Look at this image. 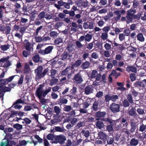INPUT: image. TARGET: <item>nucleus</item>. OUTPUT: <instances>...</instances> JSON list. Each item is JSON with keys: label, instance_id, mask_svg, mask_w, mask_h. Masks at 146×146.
<instances>
[{"label": "nucleus", "instance_id": "nucleus-1", "mask_svg": "<svg viewBox=\"0 0 146 146\" xmlns=\"http://www.w3.org/2000/svg\"><path fill=\"white\" fill-rule=\"evenodd\" d=\"M43 69V68L42 66H38L37 68L35 70V78L36 80H39L44 78L48 72V68L45 69L42 72Z\"/></svg>", "mask_w": 146, "mask_h": 146}, {"label": "nucleus", "instance_id": "nucleus-2", "mask_svg": "<svg viewBox=\"0 0 146 146\" xmlns=\"http://www.w3.org/2000/svg\"><path fill=\"white\" fill-rule=\"evenodd\" d=\"M66 140V136L62 134L55 135L54 141H52V143H59L61 145L64 144L65 141Z\"/></svg>", "mask_w": 146, "mask_h": 146}, {"label": "nucleus", "instance_id": "nucleus-3", "mask_svg": "<svg viewBox=\"0 0 146 146\" xmlns=\"http://www.w3.org/2000/svg\"><path fill=\"white\" fill-rule=\"evenodd\" d=\"M16 144L14 141L5 138L2 139L0 143V146H15Z\"/></svg>", "mask_w": 146, "mask_h": 146}, {"label": "nucleus", "instance_id": "nucleus-4", "mask_svg": "<svg viewBox=\"0 0 146 146\" xmlns=\"http://www.w3.org/2000/svg\"><path fill=\"white\" fill-rule=\"evenodd\" d=\"M35 139L37 140V141L40 144L42 143L43 142L44 146H50V144L45 137L44 136L43 139L41 138L38 135H36L35 136Z\"/></svg>", "mask_w": 146, "mask_h": 146}, {"label": "nucleus", "instance_id": "nucleus-5", "mask_svg": "<svg viewBox=\"0 0 146 146\" xmlns=\"http://www.w3.org/2000/svg\"><path fill=\"white\" fill-rule=\"evenodd\" d=\"M110 109L113 113L118 112L120 111L119 105L115 103H113L110 106Z\"/></svg>", "mask_w": 146, "mask_h": 146}, {"label": "nucleus", "instance_id": "nucleus-6", "mask_svg": "<svg viewBox=\"0 0 146 146\" xmlns=\"http://www.w3.org/2000/svg\"><path fill=\"white\" fill-rule=\"evenodd\" d=\"M133 86L134 87L139 89L143 88L145 86H146V79H144L141 81H136L134 83Z\"/></svg>", "mask_w": 146, "mask_h": 146}, {"label": "nucleus", "instance_id": "nucleus-7", "mask_svg": "<svg viewBox=\"0 0 146 146\" xmlns=\"http://www.w3.org/2000/svg\"><path fill=\"white\" fill-rule=\"evenodd\" d=\"M73 80L77 84H81L83 81L81 74L79 72L75 74L73 77Z\"/></svg>", "mask_w": 146, "mask_h": 146}, {"label": "nucleus", "instance_id": "nucleus-8", "mask_svg": "<svg viewBox=\"0 0 146 146\" xmlns=\"http://www.w3.org/2000/svg\"><path fill=\"white\" fill-rule=\"evenodd\" d=\"M43 86L42 84L39 85V87L37 88L35 93V96L38 99H40L43 96V89L42 87Z\"/></svg>", "mask_w": 146, "mask_h": 146}, {"label": "nucleus", "instance_id": "nucleus-9", "mask_svg": "<svg viewBox=\"0 0 146 146\" xmlns=\"http://www.w3.org/2000/svg\"><path fill=\"white\" fill-rule=\"evenodd\" d=\"M53 48L52 46H50L47 47L44 50L40 49L39 52L40 54L42 55H45L51 53Z\"/></svg>", "mask_w": 146, "mask_h": 146}, {"label": "nucleus", "instance_id": "nucleus-10", "mask_svg": "<svg viewBox=\"0 0 146 146\" xmlns=\"http://www.w3.org/2000/svg\"><path fill=\"white\" fill-rule=\"evenodd\" d=\"M24 103V102L21 99H19L13 104L11 108L13 107L15 109L20 110L22 108V106L21 105H19V104Z\"/></svg>", "mask_w": 146, "mask_h": 146}, {"label": "nucleus", "instance_id": "nucleus-11", "mask_svg": "<svg viewBox=\"0 0 146 146\" xmlns=\"http://www.w3.org/2000/svg\"><path fill=\"white\" fill-rule=\"evenodd\" d=\"M108 135L105 133L100 131L99 133L98 137L103 141L104 144L106 143V140Z\"/></svg>", "mask_w": 146, "mask_h": 146}, {"label": "nucleus", "instance_id": "nucleus-12", "mask_svg": "<svg viewBox=\"0 0 146 146\" xmlns=\"http://www.w3.org/2000/svg\"><path fill=\"white\" fill-rule=\"evenodd\" d=\"M125 13V11L124 10H121L120 11L117 10L115 11L114 12L115 15L116 16L114 17V19L116 21H118L120 19L121 17V15Z\"/></svg>", "mask_w": 146, "mask_h": 146}, {"label": "nucleus", "instance_id": "nucleus-13", "mask_svg": "<svg viewBox=\"0 0 146 146\" xmlns=\"http://www.w3.org/2000/svg\"><path fill=\"white\" fill-rule=\"evenodd\" d=\"M72 56V55L70 54L69 52L67 51V50H65L61 55V59L63 60H70Z\"/></svg>", "mask_w": 146, "mask_h": 146}, {"label": "nucleus", "instance_id": "nucleus-14", "mask_svg": "<svg viewBox=\"0 0 146 146\" xmlns=\"http://www.w3.org/2000/svg\"><path fill=\"white\" fill-rule=\"evenodd\" d=\"M23 46L25 50L28 51L30 52L33 49L31 43L26 39L24 41Z\"/></svg>", "mask_w": 146, "mask_h": 146}, {"label": "nucleus", "instance_id": "nucleus-15", "mask_svg": "<svg viewBox=\"0 0 146 146\" xmlns=\"http://www.w3.org/2000/svg\"><path fill=\"white\" fill-rule=\"evenodd\" d=\"M137 122H135L133 119L130 120V125L131 127L130 131L131 133H133L135 132L137 125Z\"/></svg>", "mask_w": 146, "mask_h": 146}, {"label": "nucleus", "instance_id": "nucleus-16", "mask_svg": "<svg viewBox=\"0 0 146 146\" xmlns=\"http://www.w3.org/2000/svg\"><path fill=\"white\" fill-rule=\"evenodd\" d=\"M61 110L60 107L58 106H55L54 107L53 112L56 113L54 114L53 117L55 118H59L60 117V115H59L61 112Z\"/></svg>", "mask_w": 146, "mask_h": 146}, {"label": "nucleus", "instance_id": "nucleus-17", "mask_svg": "<svg viewBox=\"0 0 146 146\" xmlns=\"http://www.w3.org/2000/svg\"><path fill=\"white\" fill-rule=\"evenodd\" d=\"M68 102V100L67 99L60 96V98L56 101V103L61 106L63 105L66 104Z\"/></svg>", "mask_w": 146, "mask_h": 146}, {"label": "nucleus", "instance_id": "nucleus-18", "mask_svg": "<svg viewBox=\"0 0 146 146\" xmlns=\"http://www.w3.org/2000/svg\"><path fill=\"white\" fill-rule=\"evenodd\" d=\"M100 101L99 100L95 101L93 104L92 108L94 111H97L100 108Z\"/></svg>", "mask_w": 146, "mask_h": 146}, {"label": "nucleus", "instance_id": "nucleus-19", "mask_svg": "<svg viewBox=\"0 0 146 146\" xmlns=\"http://www.w3.org/2000/svg\"><path fill=\"white\" fill-rule=\"evenodd\" d=\"M139 141L137 139L135 138H132L130 140L129 144H128V146H136L139 143Z\"/></svg>", "mask_w": 146, "mask_h": 146}, {"label": "nucleus", "instance_id": "nucleus-20", "mask_svg": "<svg viewBox=\"0 0 146 146\" xmlns=\"http://www.w3.org/2000/svg\"><path fill=\"white\" fill-rule=\"evenodd\" d=\"M106 140V146L107 145H112L114 142V137L113 135H110L108 136Z\"/></svg>", "mask_w": 146, "mask_h": 146}, {"label": "nucleus", "instance_id": "nucleus-21", "mask_svg": "<svg viewBox=\"0 0 146 146\" xmlns=\"http://www.w3.org/2000/svg\"><path fill=\"white\" fill-rule=\"evenodd\" d=\"M114 45H112V46L114 48L115 46H119L118 47H116V48H117V50L119 51H122L125 49V47L123 46L122 44H119L116 42L115 41L113 42Z\"/></svg>", "mask_w": 146, "mask_h": 146}, {"label": "nucleus", "instance_id": "nucleus-22", "mask_svg": "<svg viewBox=\"0 0 146 146\" xmlns=\"http://www.w3.org/2000/svg\"><path fill=\"white\" fill-rule=\"evenodd\" d=\"M93 88L91 86H87L85 89V93L86 95L92 93L93 92Z\"/></svg>", "mask_w": 146, "mask_h": 146}, {"label": "nucleus", "instance_id": "nucleus-23", "mask_svg": "<svg viewBox=\"0 0 146 146\" xmlns=\"http://www.w3.org/2000/svg\"><path fill=\"white\" fill-rule=\"evenodd\" d=\"M58 4H55L54 5V6L58 10L61 9L62 10L63 9L62 8V6L64 7V2L62 0L59 1H58Z\"/></svg>", "mask_w": 146, "mask_h": 146}, {"label": "nucleus", "instance_id": "nucleus-24", "mask_svg": "<svg viewBox=\"0 0 146 146\" xmlns=\"http://www.w3.org/2000/svg\"><path fill=\"white\" fill-rule=\"evenodd\" d=\"M106 114V111L101 112L100 111H98L96 113L95 115L97 117H104Z\"/></svg>", "mask_w": 146, "mask_h": 146}, {"label": "nucleus", "instance_id": "nucleus-25", "mask_svg": "<svg viewBox=\"0 0 146 146\" xmlns=\"http://www.w3.org/2000/svg\"><path fill=\"white\" fill-rule=\"evenodd\" d=\"M73 4V2L71 0H68V2H64V7H62V9H64L66 8L67 9H69L70 8V5H72Z\"/></svg>", "mask_w": 146, "mask_h": 146}, {"label": "nucleus", "instance_id": "nucleus-26", "mask_svg": "<svg viewBox=\"0 0 146 146\" xmlns=\"http://www.w3.org/2000/svg\"><path fill=\"white\" fill-rule=\"evenodd\" d=\"M30 69L29 64L27 63L25 64L23 70V72L24 74H28L30 71Z\"/></svg>", "mask_w": 146, "mask_h": 146}, {"label": "nucleus", "instance_id": "nucleus-27", "mask_svg": "<svg viewBox=\"0 0 146 146\" xmlns=\"http://www.w3.org/2000/svg\"><path fill=\"white\" fill-rule=\"evenodd\" d=\"M90 63L89 62L86 61L83 63L81 66V67L83 70L89 68L90 66Z\"/></svg>", "mask_w": 146, "mask_h": 146}, {"label": "nucleus", "instance_id": "nucleus-28", "mask_svg": "<svg viewBox=\"0 0 146 146\" xmlns=\"http://www.w3.org/2000/svg\"><path fill=\"white\" fill-rule=\"evenodd\" d=\"M126 69L127 71L128 72L131 71L134 73H136L137 72V68L132 66H128L127 67Z\"/></svg>", "mask_w": 146, "mask_h": 146}, {"label": "nucleus", "instance_id": "nucleus-29", "mask_svg": "<svg viewBox=\"0 0 146 146\" xmlns=\"http://www.w3.org/2000/svg\"><path fill=\"white\" fill-rule=\"evenodd\" d=\"M137 38L138 41L141 42H143L145 40V38L142 33H138L137 35Z\"/></svg>", "mask_w": 146, "mask_h": 146}, {"label": "nucleus", "instance_id": "nucleus-30", "mask_svg": "<svg viewBox=\"0 0 146 146\" xmlns=\"http://www.w3.org/2000/svg\"><path fill=\"white\" fill-rule=\"evenodd\" d=\"M119 139V143L120 144L123 145L127 142V139L124 135H121L120 138Z\"/></svg>", "mask_w": 146, "mask_h": 146}, {"label": "nucleus", "instance_id": "nucleus-31", "mask_svg": "<svg viewBox=\"0 0 146 146\" xmlns=\"http://www.w3.org/2000/svg\"><path fill=\"white\" fill-rule=\"evenodd\" d=\"M136 111L135 108H132L128 111L129 115L132 116H136L137 115Z\"/></svg>", "mask_w": 146, "mask_h": 146}, {"label": "nucleus", "instance_id": "nucleus-32", "mask_svg": "<svg viewBox=\"0 0 146 146\" xmlns=\"http://www.w3.org/2000/svg\"><path fill=\"white\" fill-rule=\"evenodd\" d=\"M40 57L38 54H36L33 56L32 59L35 63L38 62L40 60Z\"/></svg>", "mask_w": 146, "mask_h": 146}, {"label": "nucleus", "instance_id": "nucleus-33", "mask_svg": "<svg viewBox=\"0 0 146 146\" xmlns=\"http://www.w3.org/2000/svg\"><path fill=\"white\" fill-rule=\"evenodd\" d=\"M132 95L130 93H129L126 96V99L129 102H130V104H132L133 103V100Z\"/></svg>", "mask_w": 146, "mask_h": 146}, {"label": "nucleus", "instance_id": "nucleus-34", "mask_svg": "<svg viewBox=\"0 0 146 146\" xmlns=\"http://www.w3.org/2000/svg\"><path fill=\"white\" fill-rule=\"evenodd\" d=\"M120 121L121 123H123V126L126 128H127L128 125V123L127 121V119L124 117H122L120 119Z\"/></svg>", "mask_w": 146, "mask_h": 146}, {"label": "nucleus", "instance_id": "nucleus-35", "mask_svg": "<svg viewBox=\"0 0 146 146\" xmlns=\"http://www.w3.org/2000/svg\"><path fill=\"white\" fill-rule=\"evenodd\" d=\"M71 73L67 67L62 72L61 74L62 75H66L67 74H68L69 75L71 74Z\"/></svg>", "mask_w": 146, "mask_h": 146}, {"label": "nucleus", "instance_id": "nucleus-36", "mask_svg": "<svg viewBox=\"0 0 146 146\" xmlns=\"http://www.w3.org/2000/svg\"><path fill=\"white\" fill-rule=\"evenodd\" d=\"M96 125L97 127L99 129H101L104 127V125L103 122L100 121H98L96 123Z\"/></svg>", "mask_w": 146, "mask_h": 146}, {"label": "nucleus", "instance_id": "nucleus-37", "mask_svg": "<svg viewBox=\"0 0 146 146\" xmlns=\"http://www.w3.org/2000/svg\"><path fill=\"white\" fill-rule=\"evenodd\" d=\"M130 102L128 101L127 99H124L122 101L123 106L125 108L129 106L130 105Z\"/></svg>", "mask_w": 146, "mask_h": 146}, {"label": "nucleus", "instance_id": "nucleus-38", "mask_svg": "<svg viewBox=\"0 0 146 146\" xmlns=\"http://www.w3.org/2000/svg\"><path fill=\"white\" fill-rule=\"evenodd\" d=\"M131 93L132 95L135 97L137 96L138 95V93L135 90L134 87L131 86Z\"/></svg>", "mask_w": 146, "mask_h": 146}, {"label": "nucleus", "instance_id": "nucleus-39", "mask_svg": "<svg viewBox=\"0 0 146 146\" xmlns=\"http://www.w3.org/2000/svg\"><path fill=\"white\" fill-rule=\"evenodd\" d=\"M136 12V10L133 9H131L127 11V14L128 15H130L131 16H133L134 14Z\"/></svg>", "mask_w": 146, "mask_h": 146}, {"label": "nucleus", "instance_id": "nucleus-40", "mask_svg": "<svg viewBox=\"0 0 146 146\" xmlns=\"http://www.w3.org/2000/svg\"><path fill=\"white\" fill-rule=\"evenodd\" d=\"M55 136L53 134L51 133H50L48 134L46 138L47 139H48L49 140H54V139H55Z\"/></svg>", "mask_w": 146, "mask_h": 146}, {"label": "nucleus", "instance_id": "nucleus-41", "mask_svg": "<svg viewBox=\"0 0 146 146\" xmlns=\"http://www.w3.org/2000/svg\"><path fill=\"white\" fill-rule=\"evenodd\" d=\"M10 45L9 44L7 45H1L0 46L2 50L5 51L7 50L10 48Z\"/></svg>", "mask_w": 146, "mask_h": 146}, {"label": "nucleus", "instance_id": "nucleus-42", "mask_svg": "<svg viewBox=\"0 0 146 146\" xmlns=\"http://www.w3.org/2000/svg\"><path fill=\"white\" fill-rule=\"evenodd\" d=\"M13 127L14 128L18 130L21 129L23 128L22 125L18 123L13 125Z\"/></svg>", "mask_w": 146, "mask_h": 146}, {"label": "nucleus", "instance_id": "nucleus-43", "mask_svg": "<svg viewBox=\"0 0 146 146\" xmlns=\"http://www.w3.org/2000/svg\"><path fill=\"white\" fill-rule=\"evenodd\" d=\"M145 130H146V124L144 125L143 123H142L139 126V131L141 132H143Z\"/></svg>", "mask_w": 146, "mask_h": 146}, {"label": "nucleus", "instance_id": "nucleus-44", "mask_svg": "<svg viewBox=\"0 0 146 146\" xmlns=\"http://www.w3.org/2000/svg\"><path fill=\"white\" fill-rule=\"evenodd\" d=\"M85 40L87 42H89L92 39V35L89 34H86L85 36Z\"/></svg>", "mask_w": 146, "mask_h": 146}, {"label": "nucleus", "instance_id": "nucleus-45", "mask_svg": "<svg viewBox=\"0 0 146 146\" xmlns=\"http://www.w3.org/2000/svg\"><path fill=\"white\" fill-rule=\"evenodd\" d=\"M55 130L57 132H64V129L63 127H61L60 126H57L55 127Z\"/></svg>", "mask_w": 146, "mask_h": 146}, {"label": "nucleus", "instance_id": "nucleus-46", "mask_svg": "<svg viewBox=\"0 0 146 146\" xmlns=\"http://www.w3.org/2000/svg\"><path fill=\"white\" fill-rule=\"evenodd\" d=\"M63 41V40L61 38L58 37L55 40L54 43L55 44L58 45L62 43Z\"/></svg>", "mask_w": 146, "mask_h": 146}, {"label": "nucleus", "instance_id": "nucleus-47", "mask_svg": "<svg viewBox=\"0 0 146 146\" xmlns=\"http://www.w3.org/2000/svg\"><path fill=\"white\" fill-rule=\"evenodd\" d=\"M126 17L127 19L126 22L127 23H129L130 22H131L133 19V16H131L130 15H127V14L126 16Z\"/></svg>", "mask_w": 146, "mask_h": 146}, {"label": "nucleus", "instance_id": "nucleus-48", "mask_svg": "<svg viewBox=\"0 0 146 146\" xmlns=\"http://www.w3.org/2000/svg\"><path fill=\"white\" fill-rule=\"evenodd\" d=\"M111 100L113 102H115L119 99V96L117 95H112L111 96Z\"/></svg>", "mask_w": 146, "mask_h": 146}, {"label": "nucleus", "instance_id": "nucleus-49", "mask_svg": "<svg viewBox=\"0 0 146 146\" xmlns=\"http://www.w3.org/2000/svg\"><path fill=\"white\" fill-rule=\"evenodd\" d=\"M98 71L96 70H92L91 75V78H94L96 77V76L98 74Z\"/></svg>", "mask_w": 146, "mask_h": 146}, {"label": "nucleus", "instance_id": "nucleus-50", "mask_svg": "<svg viewBox=\"0 0 146 146\" xmlns=\"http://www.w3.org/2000/svg\"><path fill=\"white\" fill-rule=\"evenodd\" d=\"M51 88L50 87H48V88L45 90V91L43 90V97H45L50 92L51 90Z\"/></svg>", "mask_w": 146, "mask_h": 146}, {"label": "nucleus", "instance_id": "nucleus-51", "mask_svg": "<svg viewBox=\"0 0 146 146\" xmlns=\"http://www.w3.org/2000/svg\"><path fill=\"white\" fill-rule=\"evenodd\" d=\"M58 81V79L54 78L52 79L50 81V85L52 86L56 84Z\"/></svg>", "mask_w": 146, "mask_h": 146}, {"label": "nucleus", "instance_id": "nucleus-52", "mask_svg": "<svg viewBox=\"0 0 146 146\" xmlns=\"http://www.w3.org/2000/svg\"><path fill=\"white\" fill-rule=\"evenodd\" d=\"M102 121H105L107 123V124H112L113 123V120L109 117L104 119H102Z\"/></svg>", "mask_w": 146, "mask_h": 146}, {"label": "nucleus", "instance_id": "nucleus-53", "mask_svg": "<svg viewBox=\"0 0 146 146\" xmlns=\"http://www.w3.org/2000/svg\"><path fill=\"white\" fill-rule=\"evenodd\" d=\"M50 37L55 38L56 37L58 36V33L55 31H52L50 32Z\"/></svg>", "mask_w": 146, "mask_h": 146}, {"label": "nucleus", "instance_id": "nucleus-54", "mask_svg": "<svg viewBox=\"0 0 146 146\" xmlns=\"http://www.w3.org/2000/svg\"><path fill=\"white\" fill-rule=\"evenodd\" d=\"M81 132L82 134H84V135L86 137H88L89 136L90 132L88 130L85 131L84 130H83Z\"/></svg>", "mask_w": 146, "mask_h": 146}, {"label": "nucleus", "instance_id": "nucleus-55", "mask_svg": "<svg viewBox=\"0 0 146 146\" xmlns=\"http://www.w3.org/2000/svg\"><path fill=\"white\" fill-rule=\"evenodd\" d=\"M57 72L56 70L55 69H52L50 70V72L51 73V75L50 76L52 78H54V76L55 74H56Z\"/></svg>", "mask_w": 146, "mask_h": 146}, {"label": "nucleus", "instance_id": "nucleus-56", "mask_svg": "<svg viewBox=\"0 0 146 146\" xmlns=\"http://www.w3.org/2000/svg\"><path fill=\"white\" fill-rule=\"evenodd\" d=\"M17 111H12L11 112V114L9 116V118L15 117V115L17 114Z\"/></svg>", "mask_w": 146, "mask_h": 146}, {"label": "nucleus", "instance_id": "nucleus-57", "mask_svg": "<svg viewBox=\"0 0 146 146\" xmlns=\"http://www.w3.org/2000/svg\"><path fill=\"white\" fill-rule=\"evenodd\" d=\"M130 78L132 82H133L136 79V74L134 73H131L130 75Z\"/></svg>", "mask_w": 146, "mask_h": 146}, {"label": "nucleus", "instance_id": "nucleus-58", "mask_svg": "<svg viewBox=\"0 0 146 146\" xmlns=\"http://www.w3.org/2000/svg\"><path fill=\"white\" fill-rule=\"evenodd\" d=\"M108 33H102L101 38L104 40H106L108 38Z\"/></svg>", "mask_w": 146, "mask_h": 146}, {"label": "nucleus", "instance_id": "nucleus-59", "mask_svg": "<svg viewBox=\"0 0 146 146\" xmlns=\"http://www.w3.org/2000/svg\"><path fill=\"white\" fill-rule=\"evenodd\" d=\"M137 111L139 115H142L144 113V110L140 108L137 109Z\"/></svg>", "mask_w": 146, "mask_h": 146}, {"label": "nucleus", "instance_id": "nucleus-60", "mask_svg": "<svg viewBox=\"0 0 146 146\" xmlns=\"http://www.w3.org/2000/svg\"><path fill=\"white\" fill-rule=\"evenodd\" d=\"M110 27L109 26L104 27L102 29V31L104 33H108V32L110 30Z\"/></svg>", "mask_w": 146, "mask_h": 146}, {"label": "nucleus", "instance_id": "nucleus-61", "mask_svg": "<svg viewBox=\"0 0 146 146\" xmlns=\"http://www.w3.org/2000/svg\"><path fill=\"white\" fill-rule=\"evenodd\" d=\"M72 109V107L70 106L66 105L64 107V111L66 112L69 111Z\"/></svg>", "mask_w": 146, "mask_h": 146}, {"label": "nucleus", "instance_id": "nucleus-62", "mask_svg": "<svg viewBox=\"0 0 146 146\" xmlns=\"http://www.w3.org/2000/svg\"><path fill=\"white\" fill-rule=\"evenodd\" d=\"M75 15L74 17L72 19V20H73L74 21H76L77 19H79L81 17V15L80 14H78Z\"/></svg>", "mask_w": 146, "mask_h": 146}, {"label": "nucleus", "instance_id": "nucleus-63", "mask_svg": "<svg viewBox=\"0 0 146 146\" xmlns=\"http://www.w3.org/2000/svg\"><path fill=\"white\" fill-rule=\"evenodd\" d=\"M6 84H7V83L6 79H2L0 80V85L1 86H3Z\"/></svg>", "mask_w": 146, "mask_h": 146}, {"label": "nucleus", "instance_id": "nucleus-64", "mask_svg": "<svg viewBox=\"0 0 146 146\" xmlns=\"http://www.w3.org/2000/svg\"><path fill=\"white\" fill-rule=\"evenodd\" d=\"M81 60L80 59H78L76 61L74 64L75 65V67H78L81 65Z\"/></svg>", "mask_w": 146, "mask_h": 146}]
</instances>
